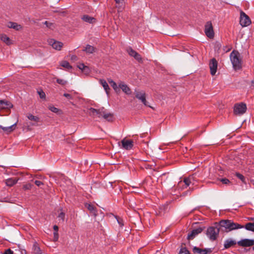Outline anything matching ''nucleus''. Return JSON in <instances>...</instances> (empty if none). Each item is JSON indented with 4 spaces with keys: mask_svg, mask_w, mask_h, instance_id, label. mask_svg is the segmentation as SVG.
<instances>
[{
    "mask_svg": "<svg viewBox=\"0 0 254 254\" xmlns=\"http://www.w3.org/2000/svg\"><path fill=\"white\" fill-rule=\"evenodd\" d=\"M230 58L235 70H239L242 68V59L238 51L233 50L230 55Z\"/></svg>",
    "mask_w": 254,
    "mask_h": 254,
    "instance_id": "nucleus-1",
    "label": "nucleus"
},
{
    "mask_svg": "<svg viewBox=\"0 0 254 254\" xmlns=\"http://www.w3.org/2000/svg\"><path fill=\"white\" fill-rule=\"evenodd\" d=\"M89 110L90 114L93 116L97 115L98 117L102 116L105 120L109 122L113 121V114L107 112L105 108L103 107L99 109L91 108Z\"/></svg>",
    "mask_w": 254,
    "mask_h": 254,
    "instance_id": "nucleus-2",
    "label": "nucleus"
},
{
    "mask_svg": "<svg viewBox=\"0 0 254 254\" xmlns=\"http://www.w3.org/2000/svg\"><path fill=\"white\" fill-rule=\"evenodd\" d=\"M220 226L225 228L227 232L244 228V226L231 220H222L220 222Z\"/></svg>",
    "mask_w": 254,
    "mask_h": 254,
    "instance_id": "nucleus-3",
    "label": "nucleus"
},
{
    "mask_svg": "<svg viewBox=\"0 0 254 254\" xmlns=\"http://www.w3.org/2000/svg\"><path fill=\"white\" fill-rule=\"evenodd\" d=\"M220 227V223L219 224L216 223L215 225L209 227L206 231V235L209 239L212 241H215L219 235Z\"/></svg>",
    "mask_w": 254,
    "mask_h": 254,
    "instance_id": "nucleus-4",
    "label": "nucleus"
},
{
    "mask_svg": "<svg viewBox=\"0 0 254 254\" xmlns=\"http://www.w3.org/2000/svg\"><path fill=\"white\" fill-rule=\"evenodd\" d=\"M134 95L135 98L140 100L144 106L151 107L146 100V95L144 91L135 89Z\"/></svg>",
    "mask_w": 254,
    "mask_h": 254,
    "instance_id": "nucleus-5",
    "label": "nucleus"
},
{
    "mask_svg": "<svg viewBox=\"0 0 254 254\" xmlns=\"http://www.w3.org/2000/svg\"><path fill=\"white\" fill-rule=\"evenodd\" d=\"M246 110L247 106L244 103L236 104L234 106V112L236 115H242L246 112Z\"/></svg>",
    "mask_w": 254,
    "mask_h": 254,
    "instance_id": "nucleus-6",
    "label": "nucleus"
},
{
    "mask_svg": "<svg viewBox=\"0 0 254 254\" xmlns=\"http://www.w3.org/2000/svg\"><path fill=\"white\" fill-rule=\"evenodd\" d=\"M251 23L249 17L243 11L240 13V24L242 27L249 26Z\"/></svg>",
    "mask_w": 254,
    "mask_h": 254,
    "instance_id": "nucleus-7",
    "label": "nucleus"
},
{
    "mask_svg": "<svg viewBox=\"0 0 254 254\" xmlns=\"http://www.w3.org/2000/svg\"><path fill=\"white\" fill-rule=\"evenodd\" d=\"M205 33L206 35L209 38H213L214 36V33L211 21L206 22L205 25Z\"/></svg>",
    "mask_w": 254,
    "mask_h": 254,
    "instance_id": "nucleus-8",
    "label": "nucleus"
},
{
    "mask_svg": "<svg viewBox=\"0 0 254 254\" xmlns=\"http://www.w3.org/2000/svg\"><path fill=\"white\" fill-rule=\"evenodd\" d=\"M213 248H205L204 249L194 247L192 249V252L194 254H207L212 252Z\"/></svg>",
    "mask_w": 254,
    "mask_h": 254,
    "instance_id": "nucleus-9",
    "label": "nucleus"
},
{
    "mask_svg": "<svg viewBox=\"0 0 254 254\" xmlns=\"http://www.w3.org/2000/svg\"><path fill=\"white\" fill-rule=\"evenodd\" d=\"M127 52L129 56L133 57L136 60L140 62L142 60L141 56L135 51H134L131 47H128L126 49Z\"/></svg>",
    "mask_w": 254,
    "mask_h": 254,
    "instance_id": "nucleus-10",
    "label": "nucleus"
},
{
    "mask_svg": "<svg viewBox=\"0 0 254 254\" xmlns=\"http://www.w3.org/2000/svg\"><path fill=\"white\" fill-rule=\"evenodd\" d=\"M193 179L192 176H189L187 178H185L184 179L183 182L180 181L178 183L179 187H181L182 185H183L182 189H184L187 188L191 183V180Z\"/></svg>",
    "mask_w": 254,
    "mask_h": 254,
    "instance_id": "nucleus-11",
    "label": "nucleus"
},
{
    "mask_svg": "<svg viewBox=\"0 0 254 254\" xmlns=\"http://www.w3.org/2000/svg\"><path fill=\"white\" fill-rule=\"evenodd\" d=\"M218 63L215 59H211L209 63V68L210 73L212 75H214L217 69Z\"/></svg>",
    "mask_w": 254,
    "mask_h": 254,
    "instance_id": "nucleus-12",
    "label": "nucleus"
},
{
    "mask_svg": "<svg viewBox=\"0 0 254 254\" xmlns=\"http://www.w3.org/2000/svg\"><path fill=\"white\" fill-rule=\"evenodd\" d=\"M238 244L242 247H250L254 245V240L245 239L238 242Z\"/></svg>",
    "mask_w": 254,
    "mask_h": 254,
    "instance_id": "nucleus-13",
    "label": "nucleus"
},
{
    "mask_svg": "<svg viewBox=\"0 0 254 254\" xmlns=\"http://www.w3.org/2000/svg\"><path fill=\"white\" fill-rule=\"evenodd\" d=\"M48 42L54 49L57 50H61L63 46V44L62 42L55 41L54 39L49 40Z\"/></svg>",
    "mask_w": 254,
    "mask_h": 254,
    "instance_id": "nucleus-14",
    "label": "nucleus"
},
{
    "mask_svg": "<svg viewBox=\"0 0 254 254\" xmlns=\"http://www.w3.org/2000/svg\"><path fill=\"white\" fill-rule=\"evenodd\" d=\"M123 147L127 150L131 149L133 145V142L131 140H126L124 139L121 141Z\"/></svg>",
    "mask_w": 254,
    "mask_h": 254,
    "instance_id": "nucleus-15",
    "label": "nucleus"
},
{
    "mask_svg": "<svg viewBox=\"0 0 254 254\" xmlns=\"http://www.w3.org/2000/svg\"><path fill=\"white\" fill-rule=\"evenodd\" d=\"M203 229L201 228H198L196 229H193L191 231L190 233L188 234V239L189 240H192L194 238L200 233L202 231Z\"/></svg>",
    "mask_w": 254,
    "mask_h": 254,
    "instance_id": "nucleus-16",
    "label": "nucleus"
},
{
    "mask_svg": "<svg viewBox=\"0 0 254 254\" xmlns=\"http://www.w3.org/2000/svg\"><path fill=\"white\" fill-rule=\"evenodd\" d=\"M13 107V105L9 101L0 100V108L2 109H10Z\"/></svg>",
    "mask_w": 254,
    "mask_h": 254,
    "instance_id": "nucleus-17",
    "label": "nucleus"
},
{
    "mask_svg": "<svg viewBox=\"0 0 254 254\" xmlns=\"http://www.w3.org/2000/svg\"><path fill=\"white\" fill-rule=\"evenodd\" d=\"M119 88H121L124 92L127 95L131 94V90L129 87L123 82H121L119 84Z\"/></svg>",
    "mask_w": 254,
    "mask_h": 254,
    "instance_id": "nucleus-18",
    "label": "nucleus"
},
{
    "mask_svg": "<svg viewBox=\"0 0 254 254\" xmlns=\"http://www.w3.org/2000/svg\"><path fill=\"white\" fill-rule=\"evenodd\" d=\"M18 180H19L18 178H17L16 177H14V178H8L7 179L5 180L4 181H5V183L7 186L12 187L13 186H14L15 184H16L17 183Z\"/></svg>",
    "mask_w": 254,
    "mask_h": 254,
    "instance_id": "nucleus-19",
    "label": "nucleus"
},
{
    "mask_svg": "<svg viewBox=\"0 0 254 254\" xmlns=\"http://www.w3.org/2000/svg\"><path fill=\"white\" fill-rule=\"evenodd\" d=\"M237 244L236 241L231 239H228L225 241L224 247V248L227 249L232 246H235Z\"/></svg>",
    "mask_w": 254,
    "mask_h": 254,
    "instance_id": "nucleus-20",
    "label": "nucleus"
},
{
    "mask_svg": "<svg viewBox=\"0 0 254 254\" xmlns=\"http://www.w3.org/2000/svg\"><path fill=\"white\" fill-rule=\"evenodd\" d=\"M85 206L87 208V209L90 212V213H92L93 215H94L95 216H97V209L93 204H91L90 203H86Z\"/></svg>",
    "mask_w": 254,
    "mask_h": 254,
    "instance_id": "nucleus-21",
    "label": "nucleus"
},
{
    "mask_svg": "<svg viewBox=\"0 0 254 254\" xmlns=\"http://www.w3.org/2000/svg\"><path fill=\"white\" fill-rule=\"evenodd\" d=\"M7 27L17 31L20 30L22 28V27L21 25L13 22H9L7 24Z\"/></svg>",
    "mask_w": 254,
    "mask_h": 254,
    "instance_id": "nucleus-22",
    "label": "nucleus"
},
{
    "mask_svg": "<svg viewBox=\"0 0 254 254\" xmlns=\"http://www.w3.org/2000/svg\"><path fill=\"white\" fill-rule=\"evenodd\" d=\"M16 125V123H15L12 125L7 127H3L2 126L0 125V128L2 129L4 132L8 133L12 132L13 130L15 129Z\"/></svg>",
    "mask_w": 254,
    "mask_h": 254,
    "instance_id": "nucleus-23",
    "label": "nucleus"
},
{
    "mask_svg": "<svg viewBox=\"0 0 254 254\" xmlns=\"http://www.w3.org/2000/svg\"><path fill=\"white\" fill-rule=\"evenodd\" d=\"M32 251L33 254H41V249L36 242L34 243Z\"/></svg>",
    "mask_w": 254,
    "mask_h": 254,
    "instance_id": "nucleus-24",
    "label": "nucleus"
},
{
    "mask_svg": "<svg viewBox=\"0 0 254 254\" xmlns=\"http://www.w3.org/2000/svg\"><path fill=\"white\" fill-rule=\"evenodd\" d=\"M82 19L89 23H94L96 22V19L93 17L90 16L88 15H84L82 16Z\"/></svg>",
    "mask_w": 254,
    "mask_h": 254,
    "instance_id": "nucleus-25",
    "label": "nucleus"
},
{
    "mask_svg": "<svg viewBox=\"0 0 254 254\" xmlns=\"http://www.w3.org/2000/svg\"><path fill=\"white\" fill-rule=\"evenodd\" d=\"M0 39L7 45H10L12 44L11 40L5 34H2L1 35Z\"/></svg>",
    "mask_w": 254,
    "mask_h": 254,
    "instance_id": "nucleus-26",
    "label": "nucleus"
},
{
    "mask_svg": "<svg viewBox=\"0 0 254 254\" xmlns=\"http://www.w3.org/2000/svg\"><path fill=\"white\" fill-rule=\"evenodd\" d=\"M100 84L103 86L104 90H105L106 93L107 94H109V91L110 90V88L107 82L104 79H100Z\"/></svg>",
    "mask_w": 254,
    "mask_h": 254,
    "instance_id": "nucleus-27",
    "label": "nucleus"
},
{
    "mask_svg": "<svg viewBox=\"0 0 254 254\" xmlns=\"http://www.w3.org/2000/svg\"><path fill=\"white\" fill-rule=\"evenodd\" d=\"M95 48L90 45H87L83 51L86 52L88 54H92L95 52Z\"/></svg>",
    "mask_w": 254,
    "mask_h": 254,
    "instance_id": "nucleus-28",
    "label": "nucleus"
},
{
    "mask_svg": "<svg viewBox=\"0 0 254 254\" xmlns=\"http://www.w3.org/2000/svg\"><path fill=\"white\" fill-rule=\"evenodd\" d=\"M27 117L29 120L33 121L36 123H38L40 121V118L38 116H33L31 114H28Z\"/></svg>",
    "mask_w": 254,
    "mask_h": 254,
    "instance_id": "nucleus-29",
    "label": "nucleus"
},
{
    "mask_svg": "<svg viewBox=\"0 0 254 254\" xmlns=\"http://www.w3.org/2000/svg\"><path fill=\"white\" fill-rule=\"evenodd\" d=\"M244 227L247 230L254 232V223H248Z\"/></svg>",
    "mask_w": 254,
    "mask_h": 254,
    "instance_id": "nucleus-30",
    "label": "nucleus"
},
{
    "mask_svg": "<svg viewBox=\"0 0 254 254\" xmlns=\"http://www.w3.org/2000/svg\"><path fill=\"white\" fill-rule=\"evenodd\" d=\"M61 65L68 69H71L72 68L69 63L65 61L62 62L61 63Z\"/></svg>",
    "mask_w": 254,
    "mask_h": 254,
    "instance_id": "nucleus-31",
    "label": "nucleus"
},
{
    "mask_svg": "<svg viewBox=\"0 0 254 254\" xmlns=\"http://www.w3.org/2000/svg\"><path fill=\"white\" fill-rule=\"evenodd\" d=\"M115 217H116L120 227L122 228L124 225V222L123 219L117 216H116Z\"/></svg>",
    "mask_w": 254,
    "mask_h": 254,
    "instance_id": "nucleus-32",
    "label": "nucleus"
},
{
    "mask_svg": "<svg viewBox=\"0 0 254 254\" xmlns=\"http://www.w3.org/2000/svg\"><path fill=\"white\" fill-rule=\"evenodd\" d=\"M236 176L240 179L243 183H246L245 177L239 173H236Z\"/></svg>",
    "mask_w": 254,
    "mask_h": 254,
    "instance_id": "nucleus-33",
    "label": "nucleus"
},
{
    "mask_svg": "<svg viewBox=\"0 0 254 254\" xmlns=\"http://www.w3.org/2000/svg\"><path fill=\"white\" fill-rule=\"evenodd\" d=\"M179 254H190V253L187 248L184 247L181 249Z\"/></svg>",
    "mask_w": 254,
    "mask_h": 254,
    "instance_id": "nucleus-34",
    "label": "nucleus"
},
{
    "mask_svg": "<svg viewBox=\"0 0 254 254\" xmlns=\"http://www.w3.org/2000/svg\"><path fill=\"white\" fill-rule=\"evenodd\" d=\"M111 86L113 87L114 90L116 92H118L120 91V88L119 86L118 87L117 86V83L114 81L113 83L111 84Z\"/></svg>",
    "mask_w": 254,
    "mask_h": 254,
    "instance_id": "nucleus-35",
    "label": "nucleus"
},
{
    "mask_svg": "<svg viewBox=\"0 0 254 254\" xmlns=\"http://www.w3.org/2000/svg\"><path fill=\"white\" fill-rule=\"evenodd\" d=\"M49 109L51 111L55 113H58L60 111V110L59 109L54 106H50L49 107Z\"/></svg>",
    "mask_w": 254,
    "mask_h": 254,
    "instance_id": "nucleus-36",
    "label": "nucleus"
},
{
    "mask_svg": "<svg viewBox=\"0 0 254 254\" xmlns=\"http://www.w3.org/2000/svg\"><path fill=\"white\" fill-rule=\"evenodd\" d=\"M38 93L40 98L45 99L46 94H45V92L42 90H38Z\"/></svg>",
    "mask_w": 254,
    "mask_h": 254,
    "instance_id": "nucleus-37",
    "label": "nucleus"
},
{
    "mask_svg": "<svg viewBox=\"0 0 254 254\" xmlns=\"http://www.w3.org/2000/svg\"><path fill=\"white\" fill-rule=\"evenodd\" d=\"M57 82L62 85H64L66 84L67 81L62 79H57Z\"/></svg>",
    "mask_w": 254,
    "mask_h": 254,
    "instance_id": "nucleus-38",
    "label": "nucleus"
},
{
    "mask_svg": "<svg viewBox=\"0 0 254 254\" xmlns=\"http://www.w3.org/2000/svg\"><path fill=\"white\" fill-rule=\"evenodd\" d=\"M32 185L31 184H27L23 186V189L24 190H30L31 189Z\"/></svg>",
    "mask_w": 254,
    "mask_h": 254,
    "instance_id": "nucleus-39",
    "label": "nucleus"
},
{
    "mask_svg": "<svg viewBox=\"0 0 254 254\" xmlns=\"http://www.w3.org/2000/svg\"><path fill=\"white\" fill-rule=\"evenodd\" d=\"M220 181L223 184L227 185L230 183V181L227 178H222L220 179Z\"/></svg>",
    "mask_w": 254,
    "mask_h": 254,
    "instance_id": "nucleus-40",
    "label": "nucleus"
},
{
    "mask_svg": "<svg viewBox=\"0 0 254 254\" xmlns=\"http://www.w3.org/2000/svg\"><path fill=\"white\" fill-rule=\"evenodd\" d=\"M82 71L86 74V75H88L89 74L90 72V69L89 68L86 66L83 69V70H82Z\"/></svg>",
    "mask_w": 254,
    "mask_h": 254,
    "instance_id": "nucleus-41",
    "label": "nucleus"
},
{
    "mask_svg": "<svg viewBox=\"0 0 254 254\" xmlns=\"http://www.w3.org/2000/svg\"><path fill=\"white\" fill-rule=\"evenodd\" d=\"M59 239V234L58 232H54V241L57 242Z\"/></svg>",
    "mask_w": 254,
    "mask_h": 254,
    "instance_id": "nucleus-42",
    "label": "nucleus"
},
{
    "mask_svg": "<svg viewBox=\"0 0 254 254\" xmlns=\"http://www.w3.org/2000/svg\"><path fill=\"white\" fill-rule=\"evenodd\" d=\"M64 216H65V214L64 213L62 212H61L59 215H58V218L62 219V221H64Z\"/></svg>",
    "mask_w": 254,
    "mask_h": 254,
    "instance_id": "nucleus-43",
    "label": "nucleus"
},
{
    "mask_svg": "<svg viewBox=\"0 0 254 254\" xmlns=\"http://www.w3.org/2000/svg\"><path fill=\"white\" fill-rule=\"evenodd\" d=\"M64 96L65 97H66L68 99H71V100L73 99L72 96L71 94H70L64 93Z\"/></svg>",
    "mask_w": 254,
    "mask_h": 254,
    "instance_id": "nucleus-44",
    "label": "nucleus"
},
{
    "mask_svg": "<svg viewBox=\"0 0 254 254\" xmlns=\"http://www.w3.org/2000/svg\"><path fill=\"white\" fill-rule=\"evenodd\" d=\"M4 254H13V252L10 249H8L5 251Z\"/></svg>",
    "mask_w": 254,
    "mask_h": 254,
    "instance_id": "nucleus-45",
    "label": "nucleus"
},
{
    "mask_svg": "<svg viewBox=\"0 0 254 254\" xmlns=\"http://www.w3.org/2000/svg\"><path fill=\"white\" fill-rule=\"evenodd\" d=\"M35 184L38 186V187H40V186L41 185H43V182H42L41 181H38V180H36L35 181Z\"/></svg>",
    "mask_w": 254,
    "mask_h": 254,
    "instance_id": "nucleus-46",
    "label": "nucleus"
},
{
    "mask_svg": "<svg viewBox=\"0 0 254 254\" xmlns=\"http://www.w3.org/2000/svg\"><path fill=\"white\" fill-rule=\"evenodd\" d=\"M85 65L83 64H80L78 65V67L81 69L82 71L85 67Z\"/></svg>",
    "mask_w": 254,
    "mask_h": 254,
    "instance_id": "nucleus-47",
    "label": "nucleus"
},
{
    "mask_svg": "<svg viewBox=\"0 0 254 254\" xmlns=\"http://www.w3.org/2000/svg\"><path fill=\"white\" fill-rule=\"evenodd\" d=\"M53 229H54V232H58L59 227L58 226L54 225L53 227Z\"/></svg>",
    "mask_w": 254,
    "mask_h": 254,
    "instance_id": "nucleus-48",
    "label": "nucleus"
},
{
    "mask_svg": "<svg viewBox=\"0 0 254 254\" xmlns=\"http://www.w3.org/2000/svg\"><path fill=\"white\" fill-rule=\"evenodd\" d=\"M116 2L117 3H123L124 1V0H115Z\"/></svg>",
    "mask_w": 254,
    "mask_h": 254,
    "instance_id": "nucleus-49",
    "label": "nucleus"
},
{
    "mask_svg": "<svg viewBox=\"0 0 254 254\" xmlns=\"http://www.w3.org/2000/svg\"><path fill=\"white\" fill-rule=\"evenodd\" d=\"M44 24L47 26V27H50V25H51V23H49L48 21H45Z\"/></svg>",
    "mask_w": 254,
    "mask_h": 254,
    "instance_id": "nucleus-50",
    "label": "nucleus"
},
{
    "mask_svg": "<svg viewBox=\"0 0 254 254\" xmlns=\"http://www.w3.org/2000/svg\"><path fill=\"white\" fill-rule=\"evenodd\" d=\"M108 81L110 84H111L114 82L112 79H108Z\"/></svg>",
    "mask_w": 254,
    "mask_h": 254,
    "instance_id": "nucleus-51",
    "label": "nucleus"
},
{
    "mask_svg": "<svg viewBox=\"0 0 254 254\" xmlns=\"http://www.w3.org/2000/svg\"><path fill=\"white\" fill-rule=\"evenodd\" d=\"M21 254H27V252H26V251L24 250L23 251H22L21 252Z\"/></svg>",
    "mask_w": 254,
    "mask_h": 254,
    "instance_id": "nucleus-52",
    "label": "nucleus"
},
{
    "mask_svg": "<svg viewBox=\"0 0 254 254\" xmlns=\"http://www.w3.org/2000/svg\"><path fill=\"white\" fill-rule=\"evenodd\" d=\"M249 220L254 221V217L250 218Z\"/></svg>",
    "mask_w": 254,
    "mask_h": 254,
    "instance_id": "nucleus-53",
    "label": "nucleus"
},
{
    "mask_svg": "<svg viewBox=\"0 0 254 254\" xmlns=\"http://www.w3.org/2000/svg\"><path fill=\"white\" fill-rule=\"evenodd\" d=\"M253 85L254 86V79L252 81Z\"/></svg>",
    "mask_w": 254,
    "mask_h": 254,
    "instance_id": "nucleus-54",
    "label": "nucleus"
},
{
    "mask_svg": "<svg viewBox=\"0 0 254 254\" xmlns=\"http://www.w3.org/2000/svg\"><path fill=\"white\" fill-rule=\"evenodd\" d=\"M32 126H38V125L36 124H32Z\"/></svg>",
    "mask_w": 254,
    "mask_h": 254,
    "instance_id": "nucleus-55",
    "label": "nucleus"
},
{
    "mask_svg": "<svg viewBox=\"0 0 254 254\" xmlns=\"http://www.w3.org/2000/svg\"><path fill=\"white\" fill-rule=\"evenodd\" d=\"M253 250H254V247H253Z\"/></svg>",
    "mask_w": 254,
    "mask_h": 254,
    "instance_id": "nucleus-56",
    "label": "nucleus"
}]
</instances>
